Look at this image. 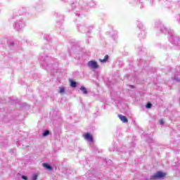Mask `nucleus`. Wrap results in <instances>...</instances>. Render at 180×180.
Listing matches in <instances>:
<instances>
[{
    "instance_id": "1",
    "label": "nucleus",
    "mask_w": 180,
    "mask_h": 180,
    "mask_svg": "<svg viewBox=\"0 0 180 180\" xmlns=\"http://www.w3.org/2000/svg\"><path fill=\"white\" fill-rule=\"evenodd\" d=\"M165 176H167V173L162 172H158L150 177V179H162Z\"/></svg>"
},
{
    "instance_id": "2",
    "label": "nucleus",
    "mask_w": 180,
    "mask_h": 180,
    "mask_svg": "<svg viewBox=\"0 0 180 180\" xmlns=\"http://www.w3.org/2000/svg\"><path fill=\"white\" fill-rule=\"evenodd\" d=\"M88 67L90 68H93L94 70H96L97 68H99V65H98V63L94 60H91L87 63Z\"/></svg>"
},
{
    "instance_id": "3",
    "label": "nucleus",
    "mask_w": 180,
    "mask_h": 180,
    "mask_svg": "<svg viewBox=\"0 0 180 180\" xmlns=\"http://www.w3.org/2000/svg\"><path fill=\"white\" fill-rule=\"evenodd\" d=\"M83 137L84 140L89 141V143H94V136L89 132L84 134Z\"/></svg>"
},
{
    "instance_id": "4",
    "label": "nucleus",
    "mask_w": 180,
    "mask_h": 180,
    "mask_svg": "<svg viewBox=\"0 0 180 180\" xmlns=\"http://www.w3.org/2000/svg\"><path fill=\"white\" fill-rule=\"evenodd\" d=\"M119 117L123 123H127V122H129V120H127V117H126L124 115H119Z\"/></svg>"
},
{
    "instance_id": "5",
    "label": "nucleus",
    "mask_w": 180,
    "mask_h": 180,
    "mask_svg": "<svg viewBox=\"0 0 180 180\" xmlns=\"http://www.w3.org/2000/svg\"><path fill=\"white\" fill-rule=\"evenodd\" d=\"M100 63H108L109 61V56L105 55L103 59H99Z\"/></svg>"
},
{
    "instance_id": "6",
    "label": "nucleus",
    "mask_w": 180,
    "mask_h": 180,
    "mask_svg": "<svg viewBox=\"0 0 180 180\" xmlns=\"http://www.w3.org/2000/svg\"><path fill=\"white\" fill-rule=\"evenodd\" d=\"M42 165L44 168H46V169H50L51 171L53 169V167L47 163H43Z\"/></svg>"
},
{
    "instance_id": "7",
    "label": "nucleus",
    "mask_w": 180,
    "mask_h": 180,
    "mask_svg": "<svg viewBox=\"0 0 180 180\" xmlns=\"http://www.w3.org/2000/svg\"><path fill=\"white\" fill-rule=\"evenodd\" d=\"M80 91L83 92V94H88V91L86 90V88L84 86H82L80 88Z\"/></svg>"
},
{
    "instance_id": "8",
    "label": "nucleus",
    "mask_w": 180,
    "mask_h": 180,
    "mask_svg": "<svg viewBox=\"0 0 180 180\" xmlns=\"http://www.w3.org/2000/svg\"><path fill=\"white\" fill-rule=\"evenodd\" d=\"M70 86H72V88H75L77 86V82L72 81V79L70 80Z\"/></svg>"
},
{
    "instance_id": "9",
    "label": "nucleus",
    "mask_w": 180,
    "mask_h": 180,
    "mask_svg": "<svg viewBox=\"0 0 180 180\" xmlns=\"http://www.w3.org/2000/svg\"><path fill=\"white\" fill-rule=\"evenodd\" d=\"M49 134H50V131L46 130L43 133V136L44 137H46V136H49Z\"/></svg>"
},
{
    "instance_id": "10",
    "label": "nucleus",
    "mask_w": 180,
    "mask_h": 180,
    "mask_svg": "<svg viewBox=\"0 0 180 180\" xmlns=\"http://www.w3.org/2000/svg\"><path fill=\"white\" fill-rule=\"evenodd\" d=\"M65 92V89L64 87L60 88L59 94H64Z\"/></svg>"
},
{
    "instance_id": "11",
    "label": "nucleus",
    "mask_w": 180,
    "mask_h": 180,
    "mask_svg": "<svg viewBox=\"0 0 180 180\" xmlns=\"http://www.w3.org/2000/svg\"><path fill=\"white\" fill-rule=\"evenodd\" d=\"M37 176H38L37 174H34L32 180H37Z\"/></svg>"
},
{
    "instance_id": "12",
    "label": "nucleus",
    "mask_w": 180,
    "mask_h": 180,
    "mask_svg": "<svg viewBox=\"0 0 180 180\" xmlns=\"http://www.w3.org/2000/svg\"><path fill=\"white\" fill-rule=\"evenodd\" d=\"M151 106H153V105L151 103H148L146 106V108H147L148 109H150V108H151Z\"/></svg>"
},
{
    "instance_id": "13",
    "label": "nucleus",
    "mask_w": 180,
    "mask_h": 180,
    "mask_svg": "<svg viewBox=\"0 0 180 180\" xmlns=\"http://www.w3.org/2000/svg\"><path fill=\"white\" fill-rule=\"evenodd\" d=\"M22 179L27 180V176H22Z\"/></svg>"
},
{
    "instance_id": "14",
    "label": "nucleus",
    "mask_w": 180,
    "mask_h": 180,
    "mask_svg": "<svg viewBox=\"0 0 180 180\" xmlns=\"http://www.w3.org/2000/svg\"><path fill=\"white\" fill-rule=\"evenodd\" d=\"M160 124H164V120H160Z\"/></svg>"
}]
</instances>
